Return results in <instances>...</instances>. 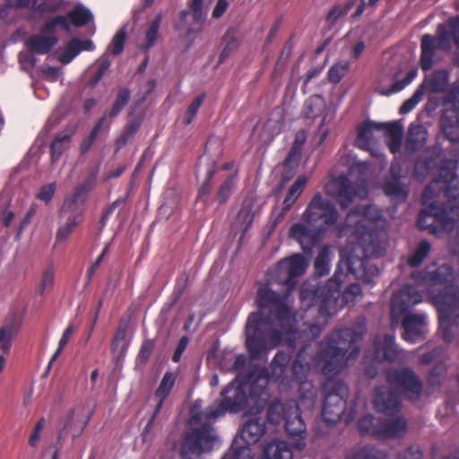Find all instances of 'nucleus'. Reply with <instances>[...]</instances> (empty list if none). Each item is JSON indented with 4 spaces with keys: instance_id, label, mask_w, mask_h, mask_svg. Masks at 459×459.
Segmentation results:
<instances>
[{
    "instance_id": "nucleus-1",
    "label": "nucleus",
    "mask_w": 459,
    "mask_h": 459,
    "mask_svg": "<svg viewBox=\"0 0 459 459\" xmlns=\"http://www.w3.org/2000/svg\"><path fill=\"white\" fill-rule=\"evenodd\" d=\"M290 362V355L278 351L269 368H257L247 373L242 381L233 379L221 392V399L206 407L203 411L191 413L189 422L198 425L189 429L184 435L180 457L195 459L212 449L216 436L212 423L227 412L238 413L245 411L249 403L252 410L259 413L268 399L269 380H279Z\"/></svg>"
},
{
    "instance_id": "nucleus-2",
    "label": "nucleus",
    "mask_w": 459,
    "mask_h": 459,
    "mask_svg": "<svg viewBox=\"0 0 459 459\" xmlns=\"http://www.w3.org/2000/svg\"><path fill=\"white\" fill-rule=\"evenodd\" d=\"M255 303L258 310L252 312L245 326L246 347L253 359H259L269 351L278 347L282 341L292 353L299 342H310L317 338L324 325L304 324L301 329L290 325V308L286 297L272 290L269 283L261 284Z\"/></svg>"
},
{
    "instance_id": "nucleus-3",
    "label": "nucleus",
    "mask_w": 459,
    "mask_h": 459,
    "mask_svg": "<svg viewBox=\"0 0 459 459\" xmlns=\"http://www.w3.org/2000/svg\"><path fill=\"white\" fill-rule=\"evenodd\" d=\"M455 169L454 160L441 159L437 177L426 186L421 195L426 207L418 215L419 230L441 237L455 229L456 221L449 212L459 209V176Z\"/></svg>"
},
{
    "instance_id": "nucleus-4",
    "label": "nucleus",
    "mask_w": 459,
    "mask_h": 459,
    "mask_svg": "<svg viewBox=\"0 0 459 459\" xmlns=\"http://www.w3.org/2000/svg\"><path fill=\"white\" fill-rule=\"evenodd\" d=\"M367 333L366 318L359 316L351 327L336 329L321 342L318 363L325 375L341 370L345 359H355L360 352L359 343Z\"/></svg>"
},
{
    "instance_id": "nucleus-5",
    "label": "nucleus",
    "mask_w": 459,
    "mask_h": 459,
    "mask_svg": "<svg viewBox=\"0 0 459 459\" xmlns=\"http://www.w3.org/2000/svg\"><path fill=\"white\" fill-rule=\"evenodd\" d=\"M385 379L394 388L380 385L375 388L374 407L385 415H394L399 411V393L410 401H418L423 391V383L410 368H391L385 373Z\"/></svg>"
},
{
    "instance_id": "nucleus-6",
    "label": "nucleus",
    "mask_w": 459,
    "mask_h": 459,
    "mask_svg": "<svg viewBox=\"0 0 459 459\" xmlns=\"http://www.w3.org/2000/svg\"><path fill=\"white\" fill-rule=\"evenodd\" d=\"M345 278L341 268V263L333 275L324 285L316 287H302L299 291V299L307 308L312 306H318V314L322 317H330L332 309H334L340 297L341 284Z\"/></svg>"
},
{
    "instance_id": "nucleus-7",
    "label": "nucleus",
    "mask_w": 459,
    "mask_h": 459,
    "mask_svg": "<svg viewBox=\"0 0 459 459\" xmlns=\"http://www.w3.org/2000/svg\"><path fill=\"white\" fill-rule=\"evenodd\" d=\"M99 174V169H95L84 180L83 183L78 185L73 194L66 197L63 206L61 207V214L70 213L66 221L61 225L56 234V241L63 242L66 240L74 229L82 222L84 204L88 198V193L94 186L96 178Z\"/></svg>"
},
{
    "instance_id": "nucleus-8",
    "label": "nucleus",
    "mask_w": 459,
    "mask_h": 459,
    "mask_svg": "<svg viewBox=\"0 0 459 459\" xmlns=\"http://www.w3.org/2000/svg\"><path fill=\"white\" fill-rule=\"evenodd\" d=\"M322 389L325 396L322 418L326 423L334 424L342 417H344L345 423H349L355 419L356 404L351 406L348 413L345 414L349 389L343 380L328 377L324 382Z\"/></svg>"
},
{
    "instance_id": "nucleus-9",
    "label": "nucleus",
    "mask_w": 459,
    "mask_h": 459,
    "mask_svg": "<svg viewBox=\"0 0 459 459\" xmlns=\"http://www.w3.org/2000/svg\"><path fill=\"white\" fill-rule=\"evenodd\" d=\"M438 312L439 331L446 342H451L459 331V290L449 286L433 296Z\"/></svg>"
},
{
    "instance_id": "nucleus-10",
    "label": "nucleus",
    "mask_w": 459,
    "mask_h": 459,
    "mask_svg": "<svg viewBox=\"0 0 459 459\" xmlns=\"http://www.w3.org/2000/svg\"><path fill=\"white\" fill-rule=\"evenodd\" d=\"M374 130H385V142L389 151L393 154H396L400 152L403 142V127L399 121H394L391 123H376L373 121H367L360 124L358 126V134L355 140L356 146L361 150H369Z\"/></svg>"
},
{
    "instance_id": "nucleus-11",
    "label": "nucleus",
    "mask_w": 459,
    "mask_h": 459,
    "mask_svg": "<svg viewBox=\"0 0 459 459\" xmlns=\"http://www.w3.org/2000/svg\"><path fill=\"white\" fill-rule=\"evenodd\" d=\"M399 356V350L394 342V336L390 333L383 337L376 336L372 349L365 355L364 373L369 378H374L378 373V364L383 361L394 362Z\"/></svg>"
},
{
    "instance_id": "nucleus-12",
    "label": "nucleus",
    "mask_w": 459,
    "mask_h": 459,
    "mask_svg": "<svg viewBox=\"0 0 459 459\" xmlns=\"http://www.w3.org/2000/svg\"><path fill=\"white\" fill-rule=\"evenodd\" d=\"M338 217L335 206L320 193L313 196L302 214L305 223L309 226L323 227L325 230L337 222Z\"/></svg>"
},
{
    "instance_id": "nucleus-13",
    "label": "nucleus",
    "mask_w": 459,
    "mask_h": 459,
    "mask_svg": "<svg viewBox=\"0 0 459 459\" xmlns=\"http://www.w3.org/2000/svg\"><path fill=\"white\" fill-rule=\"evenodd\" d=\"M451 39L449 30L443 23L438 24L436 36L425 34L421 37L420 65L423 72L429 71L433 66L437 49L449 50L451 48Z\"/></svg>"
},
{
    "instance_id": "nucleus-14",
    "label": "nucleus",
    "mask_w": 459,
    "mask_h": 459,
    "mask_svg": "<svg viewBox=\"0 0 459 459\" xmlns=\"http://www.w3.org/2000/svg\"><path fill=\"white\" fill-rule=\"evenodd\" d=\"M415 281L422 283L429 293L431 299L433 296L443 291L446 287L454 286L453 269L450 265L442 264L437 266L435 264L427 266L424 270L418 273ZM455 287H456L455 285Z\"/></svg>"
},
{
    "instance_id": "nucleus-15",
    "label": "nucleus",
    "mask_w": 459,
    "mask_h": 459,
    "mask_svg": "<svg viewBox=\"0 0 459 459\" xmlns=\"http://www.w3.org/2000/svg\"><path fill=\"white\" fill-rule=\"evenodd\" d=\"M307 266L308 263L303 255L294 254L278 262L275 276L290 291L297 284L296 278L303 275Z\"/></svg>"
},
{
    "instance_id": "nucleus-16",
    "label": "nucleus",
    "mask_w": 459,
    "mask_h": 459,
    "mask_svg": "<svg viewBox=\"0 0 459 459\" xmlns=\"http://www.w3.org/2000/svg\"><path fill=\"white\" fill-rule=\"evenodd\" d=\"M289 367V365L287 366ZM310 366L308 363L302 362V352L297 354L292 364H291V377L290 378L283 373L282 377L279 380H273V382H281V384L290 385L291 382H297L300 385V388H305L309 385V389L307 391V395L300 399V405L312 408L315 404V399L316 395V389L310 383H307V375L309 371ZM287 370V369H285ZM286 372V371H284Z\"/></svg>"
},
{
    "instance_id": "nucleus-17",
    "label": "nucleus",
    "mask_w": 459,
    "mask_h": 459,
    "mask_svg": "<svg viewBox=\"0 0 459 459\" xmlns=\"http://www.w3.org/2000/svg\"><path fill=\"white\" fill-rule=\"evenodd\" d=\"M325 229L323 227L309 226L301 222L294 223L290 230L289 237L298 242L304 254L310 255L313 248L323 239Z\"/></svg>"
},
{
    "instance_id": "nucleus-18",
    "label": "nucleus",
    "mask_w": 459,
    "mask_h": 459,
    "mask_svg": "<svg viewBox=\"0 0 459 459\" xmlns=\"http://www.w3.org/2000/svg\"><path fill=\"white\" fill-rule=\"evenodd\" d=\"M422 301V296L420 291L412 285H405L391 299V316L392 320L398 321L402 315H406L409 309Z\"/></svg>"
},
{
    "instance_id": "nucleus-19",
    "label": "nucleus",
    "mask_w": 459,
    "mask_h": 459,
    "mask_svg": "<svg viewBox=\"0 0 459 459\" xmlns=\"http://www.w3.org/2000/svg\"><path fill=\"white\" fill-rule=\"evenodd\" d=\"M328 191L335 197L342 209L348 208L357 196V190L345 175H340L331 181Z\"/></svg>"
},
{
    "instance_id": "nucleus-20",
    "label": "nucleus",
    "mask_w": 459,
    "mask_h": 459,
    "mask_svg": "<svg viewBox=\"0 0 459 459\" xmlns=\"http://www.w3.org/2000/svg\"><path fill=\"white\" fill-rule=\"evenodd\" d=\"M307 178L304 175H300L297 178L295 182L289 188L287 195L283 200L281 209L277 212H273V228H275L279 223L281 222L287 212L290 210L293 204L296 203L298 198L300 196L304 188L307 185Z\"/></svg>"
},
{
    "instance_id": "nucleus-21",
    "label": "nucleus",
    "mask_w": 459,
    "mask_h": 459,
    "mask_svg": "<svg viewBox=\"0 0 459 459\" xmlns=\"http://www.w3.org/2000/svg\"><path fill=\"white\" fill-rule=\"evenodd\" d=\"M441 130L451 143H459V102L445 110L441 117Z\"/></svg>"
},
{
    "instance_id": "nucleus-22",
    "label": "nucleus",
    "mask_w": 459,
    "mask_h": 459,
    "mask_svg": "<svg viewBox=\"0 0 459 459\" xmlns=\"http://www.w3.org/2000/svg\"><path fill=\"white\" fill-rule=\"evenodd\" d=\"M175 382L176 376L172 372L168 371L164 374L158 388L155 391V396L159 399V402L157 403L152 415L146 424L145 430H149L152 427L156 417L159 415L163 407L164 401L171 393L175 385Z\"/></svg>"
},
{
    "instance_id": "nucleus-23",
    "label": "nucleus",
    "mask_w": 459,
    "mask_h": 459,
    "mask_svg": "<svg viewBox=\"0 0 459 459\" xmlns=\"http://www.w3.org/2000/svg\"><path fill=\"white\" fill-rule=\"evenodd\" d=\"M61 6L58 0H15L13 7L28 9L36 16L56 12Z\"/></svg>"
},
{
    "instance_id": "nucleus-24",
    "label": "nucleus",
    "mask_w": 459,
    "mask_h": 459,
    "mask_svg": "<svg viewBox=\"0 0 459 459\" xmlns=\"http://www.w3.org/2000/svg\"><path fill=\"white\" fill-rule=\"evenodd\" d=\"M284 429L288 436L297 437L299 439L295 444L298 450H302L305 447L304 435L306 433V425L299 412V405L296 403V411L291 412L290 417L284 422Z\"/></svg>"
},
{
    "instance_id": "nucleus-25",
    "label": "nucleus",
    "mask_w": 459,
    "mask_h": 459,
    "mask_svg": "<svg viewBox=\"0 0 459 459\" xmlns=\"http://www.w3.org/2000/svg\"><path fill=\"white\" fill-rule=\"evenodd\" d=\"M266 422L261 417L248 419L242 426L241 437L246 446L257 443L266 433Z\"/></svg>"
},
{
    "instance_id": "nucleus-26",
    "label": "nucleus",
    "mask_w": 459,
    "mask_h": 459,
    "mask_svg": "<svg viewBox=\"0 0 459 459\" xmlns=\"http://www.w3.org/2000/svg\"><path fill=\"white\" fill-rule=\"evenodd\" d=\"M428 138V131L422 125H411L404 144V151L411 155L421 150Z\"/></svg>"
},
{
    "instance_id": "nucleus-27",
    "label": "nucleus",
    "mask_w": 459,
    "mask_h": 459,
    "mask_svg": "<svg viewBox=\"0 0 459 459\" xmlns=\"http://www.w3.org/2000/svg\"><path fill=\"white\" fill-rule=\"evenodd\" d=\"M407 430V421L403 417L387 420L381 419L378 440L403 437Z\"/></svg>"
},
{
    "instance_id": "nucleus-28",
    "label": "nucleus",
    "mask_w": 459,
    "mask_h": 459,
    "mask_svg": "<svg viewBox=\"0 0 459 459\" xmlns=\"http://www.w3.org/2000/svg\"><path fill=\"white\" fill-rule=\"evenodd\" d=\"M296 411V402L290 400L281 403L279 400L273 401L267 408V420L270 423L278 425L285 422L291 412Z\"/></svg>"
},
{
    "instance_id": "nucleus-29",
    "label": "nucleus",
    "mask_w": 459,
    "mask_h": 459,
    "mask_svg": "<svg viewBox=\"0 0 459 459\" xmlns=\"http://www.w3.org/2000/svg\"><path fill=\"white\" fill-rule=\"evenodd\" d=\"M391 172L392 177L384 184V193L394 202H405L409 195V190L402 182L401 177L394 173L393 168H391Z\"/></svg>"
},
{
    "instance_id": "nucleus-30",
    "label": "nucleus",
    "mask_w": 459,
    "mask_h": 459,
    "mask_svg": "<svg viewBox=\"0 0 459 459\" xmlns=\"http://www.w3.org/2000/svg\"><path fill=\"white\" fill-rule=\"evenodd\" d=\"M424 325V316L420 314L408 313L402 320V326L404 330L403 337L411 342L421 335V327Z\"/></svg>"
},
{
    "instance_id": "nucleus-31",
    "label": "nucleus",
    "mask_w": 459,
    "mask_h": 459,
    "mask_svg": "<svg viewBox=\"0 0 459 459\" xmlns=\"http://www.w3.org/2000/svg\"><path fill=\"white\" fill-rule=\"evenodd\" d=\"M75 126H67L59 132L50 144V155L52 162H56L68 148L73 135L75 134Z\"/></svg>"
},
{
    "instance_id": "nucleus-32",
    "label": "nucleus",
    "mask_w": 459,
    "mask_h": 459,
    "mask_svg": "<svg viewBox=\"0 0 459 459\" xmlns=\"http://www.w3.org/2000/svg\"><path fill=\"white\" fill-rule=\"evenodd\" d=\"M263 454L268 459H292L293 450L290 445L284 441L275 439L267 443L263 449Z\"/></svg>"
},
{
    "instance_id": "nucleus-33",
    "label": "nucleus",
    "mask_w": 459,
    "mask_h": 459,
    "mask_svg": "<svg viewBox=\"0 0 459 459\" xmlns=\"http://www.w3.org/2000/svg\"><path fill=\"white\" fill-rule=\"evenodd\" d=\"M45 34L46 33L34 35L28 39L27 47L30 52L45 55L48 54L57 43V38L56 36H46Z\"/></svg>"
},
{
    "instance_id": "nucleus-34",
    "label": "nucleus",
    "mask_w": 459,
    "mask_h": 459,
    "mask_svg": "<svg viewBox=\"0 0 459 459\" xmlns=\"http://www.w3.org/2000/svg\"><path fill=\"white\" fill-rule=\"evenodd\" d=\"M189 14L192 15L194 22L199 24L197 31H201L202 25L206 18L204 0H187V9L180 12V21L185 22Z\"/></svg>"
},
{
    "instance_id": "nucleus-35",
    "label": "nucleus",
    "mask_w": 459,
    "mask_h": 459,
    "mask_svg": "<svg viewBox=\"0 0 459 459\" xmlns=\"http://www.w3.org/2000/svg\"><path fill=\"white\" fill-rule=\"evenodd\" d=\"M223 48L220 54L218 65H221L234 51L239 47V39L238 30L234 28H230L226 30L221 38Z\"/></svg>"
},
{
    "instance_id": "nucleus-36",
    "label": "nucleus",
    "mask_w": 459,
    "mask_h": 459,
    "mask_svg": "<svg viewBox=\"0 0 459 459\" xmlns=\"http://www.w3.org/2000/svg\"><path fill=\"white\" fill-rule=\"evenodd\" d=\"M448 74L445 70L435 71L431 76L424 80L420 85H425V92L441 93L446 91Z\"/></svg>"
},
{
    "instance_id": "nucleus-37",
    "label": "nucleus",
    "mask_w": 459,
    "mask_h": 459,
    "mask_svg": "<svg viewBox=\"0 0 459 459\" xmlns=\"http://www.w3.org/2000/svg\"><path fill=\"white\" fill-rule=\"evenodd\" d=\"M163 16L161 13H157L154 19L148 24L144 35V43L141 46L142 50L145 53L156 44L160 37V27L162 22Z\"/></svg>"
},
{
    "instance_id": "nucleus-38",
    "label": "nucleus",
    "mask_w": 459,
    "mask_h": 459,
    "mask_svg": "<svg viewBox=\"0 0 459 459\" xmlns=\"http://www.w3.org/2000/svg\"><path fill=\"white\" fill-rule=\"evenodd\" d=\"M431 251V244L427 239H421L414 248L411 256L407 260L410 267L415 268L422 264Z\"/></svg>"
},
{
    "instance_id": "nucleus-39",
    "label": "nucleus",
    "mask_w": 459,
    "mask_h": 459,
    "mask_svg": "<svg viewBox=\"0 0 459 459\" xmlns=\"http://www.w3.org/2000/svg\"><path fill=\"white\" fill-rule=\"evenodd\" d=\"M325 108L324 99L320 95H312L304 104L303 116L308 119L319 117Z\"/></svg>"
},
{
    "instance_id": "nucleus-40",
    "label": "nucleus",
    "mask_w": 459,
    "mask_h": 459,
    "mask_svg": "<svg viewBox=\"0 0 459 459\" xmlns=\"http://www.w3.org/2000/svg\"><path fill=\"white\" fill-rule=\"evenodd\" d=\"M130 99V91L126 87L119 88L112 108H110V110L105 112L103 116H106V118L117 117L123 110V108L129 103Z\"/></svg>"
},
{
    "instance_id": "nucleus-41",
    "label": "nucleus",
    "mask_w": 459,
    "mask_h": 459,
    "mask_svg": "<svg viewBox=\"0 0 459 459\" xmlns=\"http://www.w3.org/2000/svg\"><path fill=\"white\" fill-rule=\"evenodd\" d=\"M382 418H377L372 415H366L359 419L358 421V429L361 435H370L378 439V429H380V423Z\"/></svg>"
},
{
    "instance_id": "nucleus-42",
    "label": "nucleus",
    "mask_w": 459,
    "mask_h": 459,
    "mask_svg": "<svg viewBox=\"0 0 459 459\" xmlns=\"http://www.w3.org/2000/svg\"><path fill=\"white\" fill-rule=\"evenodd\" d=\"M345 459H388V455L375 446H366L349 453Z\"/></svg>"
},
{
    "instance_id": "nucleus-43",
    "label": "nucleus",
    "mask_w": 459,
    "mask_h": 459,
    "mask_svg": "<svg viewBox=\"0 0 459 459\" xmlns=\"http://www.w3.org/2000/svg\"><path fill=\"white\" fill-rule=\"evenodd\" d=\"M67 17L75 27H83L87 25L93 18L91 11L82 4H77L67 13Z\"/></svg>"
},
{
    "instance_id": "nucleus-44",
    "label": "nucleus",
    "mask_w": 459,
    "mask_h": 459,
    "mask_svg": "<svg viewBox=\"0 0 459 459\" xmlns=\"http://www.w3.org/2000/svg\"><path fill=\"white\" fill-rule=\"evenodd\" d=\"M330 272V251L325 247L316 255L314 262V273L317 277L327 275Z\"/></svg>"
},
{
    "instance_id": "nucleus-45",
    "label": "nucleus",
    "mask_w": 459,
    "mask_h": 459,
    "mask_svg": "<svg viewBox=\"0 0 459 459\" xmlns=\"http://www.w3.org/2000/svg\"><path fill=\"white\" fill-rule=\"evenodd\" d=\"M74 410H70L66 414V420L63 430L67 431L74 438H76L83 432L86 425L88 424V420L81 422L80 420H74Z\"/></svg>"
},
{
    "instance_id": "nucleus-46",
    "label": "nucleus",
    "mask_w": 459,
    "mask_h": 459,
    "mask_svg": "<svg viewBox=\"0 0 459 459\" xmlns=\"http://www.w3.org/2000/svg\"><path fill=\"white\" fill-rule=\"evenodd\" d=\"M18 332L15 325H7L0 328V350L7 354L11 349L12 340Z\"/></svg>"
},
{
    "instance_id": "nucleus-47",
    "label": "nucleus",
    "mask_w": 459,
    "mask_h": 459,
    "mask_svg": "<svg viewBox=\"0 0 459 459\" xmlns=\"http://www.w3.org/2000/svg\"><path fill=\"white\" fill-rule=\"evenodd\" d=\"M356 0H349L345 4H337L333 6L326 15V22L330 26H333L336 22L346 15L351 7L355 4Z\"/></svg>"
},
{
    "instance_id": "nucleus-48",
    "label": "nucleus",
    "mask_w": 459,
    "mask_h": 459,
    "mask_svg": "<svg viewBox=\"0 0 459 459\" xmlns=\"http://www.w3.org/2000/svg\"><path fill=\"white\" fill-rule=\"evenodd\" d=\"M81 39L77 38L72 39L66 45L65 50L59 55L58 60L62 64H69L72 60L81 53Z\"/></svg>"
},
{
    "instance_id": "nucleus-49",
    "label": "nucleus",
    "mask_w": 459,
    "mask_h": 459,
    "mask_svg": "<svg viewBox=\"0 0 459 459\" xmlns=\"http://www.w3.org/2000/svg\"><path fill=\"white\" fill-rule=\"evenodd\" d=\"M418 70L416 68L410 70L403 79L394 82L390 88L383 90L381 93L389 96L400 92L416 78Z\"/></svg>"
},
{
    "instance_id": "nucleus-50",
    "label": "nucleus",
    "mask_w": 459,
    "mask_h": 459,
    "mask_svg": "<svg viewBox=\"0 0 459 459\" xmlns=\"http://www.w3.org/2000/svg\"><path fill=\"white\" fill-rule=\"evenodd\" d=\"M350 65L347 61H339L334 63L327 72V79L332 83H338L345 76Z\"/></svg>"
},
{
    "instance_id": "nucleus-51",
    "label": "nucleus",
    "mask_w": 459,
    "mask_h": 459,
    "mask_svg": "<svg viewBox=\"0 0 459 459\" xmlns=\"http://www.w3.org/2000/svg\"><path fill=\"white\" fill-rule=\"evenodd\" d=\"M425 95V85H420L414 93L406 100L403 105L399 108L400 114H407L411 112L415 107L419 104V102L422 100Z\"/></svg>"
},
{
    "instance_id": "nucleus-52",
    "label": "nucleus",
    "mask_w": 459,
    "mask_h": 459,
    "mask_svg": "<svg viewBox=\"0 0 459 459\" xmlns=\"http://www.w3.org/2000/svg\"><path fill=\"white\" fill-rule=\"evenodd\" d=\"M206 98V93L203 92L196 96L194 100L188 106L186 116L184 117V124L186 126L190 125L195 117L199 108L204 104Z\"/></svg>"
},
{
    "instance_id": "nucleus-53",
    "label": "nucleus",
    "mask_w": 459,
    "mask_h": 459,
    "mask_svg": "<svg viewBox=\"0 0 459 459\" xmlns=\"http://www.w3.org/2000/svg\"><path fill=\"white\" fill-rule=\"evenodd\" d=\"M126 32L124 28L120 29L113 37L108 48L113 56L120 55L125 48Z\"/></svg>"
},
{
    "instance_id": "nucleus-54",
    "label": "nucleus",
    "mask_w": 459,
    "mask_h": 459,
    "mask_svg": "<svg viewBox=\"0 0 459 459\" xmlns=\"http://www.w3.org/2000/svg\"><path fill=\"white\" fill-rule=\"evenodd\" d=\"M235 179V175H230L221 185L217 194V200L220 204L226 203L229 197L230 196L232 188L234 186Z\"/></svg>"
},
{
    "instance_id": "nucleus-55",
    "label": "nucleus",
    "mask_w": 459,
    "mask_h": 459,
    "mask_svg": "<svg viewBox=\"0 0 459 459\" xmlns=\"http://www.w3.org/2000/svg\"><path fill=\"white\" fill-rule=\"evenodd\" d=\"M67 18L68 17L65 15H57L42 28L41 33H50L56 26H60L66 31L69 30L70 26Z\"/></svg>"
},
{
    "instance_id": "nucleus-56",
    "label": "nucleus",
    "mask_w": 459,
    "mask_h": 459,
    "mask_svg": "<svg viewBox=\"0 0 459 459\" xmlns=\"http://www.w3.org/2000/svg\"><path fill=\"white\" fill-rule=\"evenodd\" d=\"M140 126L138 122L130 123L124 130L122 134L117 140V144L119 147L125 146L127 142L136 134Z\"/></svg>"
},
{
    "instance_id": "nucleus-57",
    "label": "nucleus",
    "mask_w": 459,
    "mask_h": 459,
    "mask_svg": "<svg viewBox=\"0 0 459 459\" xmlns=\"http://www.w3.org/2000/svg\"><path fill=\"white\" fill-rule=\"evenodd\" d=\"M44 428H45V419L40 418L37 421V423L29 437V445L31 447H36L38 446V444L40 440V437H41V432Z\"/></svg>"
},
{
    "instance_id": "nucleus-58",
    "label": "nucleus",
    "mask_w": 459,
    "mask_h": 459,
    "mask_svg": "<svg viewBox=\"0 0 459 459\" xmlns=\"http://www.w3.org/2000/svg\"><path fill=\"white\" fill-rule=\"evenodd\" d=\"M55 276L53 266L48 267L43 273L42 279L39 285V293L43 294L45 290L54 285Z\"/></svg>"
},
{
    "instance_id": "nucleus-59",
    "label": "nucleus",
    "mask_w": 459,
    "mask_h": 459,
    "mask_svg": "<svg viewBox=\"0 0 459 459\" xmlns=\"http://www.w3.org/2000/svg\"><path fill=\"white\" fill-rule=\"evenodd\" d=\"M447 27L453 42L459 48V15L449 18Z\"/></svg>"
},
{
    "instance_id": "nucleus-60",
    "label": "nucleus",
    "mask_w": 459,
    "mask_h": 459,
    "mask_svg": "<svg viewBox=\"0 0 459 459\" xmlns=\"http://www.w3.org/2000/svg\"><path fill=\"white\" fill-rule=\"evenodd\" d=\"M56 192V184L50 183L40 187L37 198L46 203L50 202Z\"/></svg>"
},
{
    "instance_id": "nucleus-61",
    "label": "nucleus",
    "mask_w": 459,
    "mask_h": 459,
    "mask_svg": "<svg viewBox=\"0 0 459 459\" xmlns=\"http://www.w3.org/2000/svg\"><path fill=\"white\" fill-rule=\"evenodd\" d=\"M367 218L363 217L355 224V234L364 240H367L368 238H371V230L370 228L365 224Z\"/></svg>"
},
{
    "instance_id": "nucleus-62",
    "label": "nucleus",
    "mask_w": 459,
    "mask_h": 459,
    "mask_svg": "<svg viewBox=\"0 0 459 459\" xmlns=\"http://www.w3.org/2000/svg\"><path fill=\"white\" fill-rule=\"evenodd\" d=\"M154 342L151 339L144 340L141 345V349L138 354V358L142 362H146L153 351Z\"/></svg>"
},
{
    "instance_id": "nucleus-63",
    "label": "nucleus",
    "mask_w": 459,
    "mask_h": 459,
    "mask_svg": "<svg viewBox=\"0 0 459 459\" xmlns=\"http://www.w3.org/2000/svg\"><path fill=\"white\" fill-rule=\"evenodd\" d=\"M362 294V290L359 284L358 283H351L343 291L342 299L348 302L349 300H353L356 297L360 296Z\"/></svg>"
},
{
    "instance_id": "nucleus-64",
    "label": "nucleus",
    "mask_w": 459,
    "mask_h": 459,
    "mask_svg": "<svg viewBox=\"0 0 459 459\" xmlns=\"http://www.w3.org/2000/svg\"><path fill=\"white\" fill-rule=\"evenodd\" d=\"M422 455L418 446H411L399 455V459H422Z\"/></svg>"
}]
</instances>
